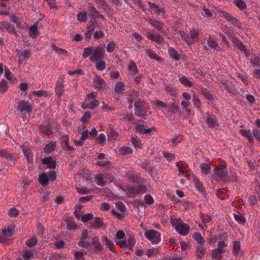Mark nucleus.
Listing matches in <instances>:
<instances>
[{"label": "nucleus", "mask_w": 260, "mask_h": 260, "mask_svg": "<svg viewBox=\"0 0 260 260\" xmlns=\"http://www.w3.org/2000/svg\"><path fill=\"white\" fill-rule=\"evenodd\" d=\"M93 82L97 88H105L106 85L105 80L99 76H96L93 79Z\"/></svg>", "instance_id": "23"}, {"label": "nucleus", "mask_w": 260, "mask_h": 260, "mask_svg": "<svg viewBox=\"0 0 260 260\" xmlns=\"http://www.w3.org/2000/svg\"><path fill=\"white\" fill-rule=\"evenodd\" d=\"M38 240L35 238H31L28 239L25 242V244L29 247H32L37 245Z\"/></svg>", "instance_id": "56"}, {"label": "nucleus", "mask_w": 260, "mask_h": 260, "mask_svg": "<svg viewBox=\"0 0 260 260\" xmlns=\"http://www.w3.org/2000/svg\"><path fill=\"white\" fill-rule=\"evenodd\" d=\"M206 123L210 128H213L218 125V120L217 117L213 114L207 113Z\"/></svg>", "instance_id": "13"}, {"label": "nucleus", "mask_w": 260, "mask_h": 260, "mask_svg": "<svg viewBox=\"0 0 260 260\" xmlns=\"http://www.w3.org/2000/svg\"><path fill=\"white\" fill-rule=\"evenodd\" d=\"M90 243L88 241L82 239H81L78 243L79 247L85 249H88L90 247Z\"/></svg>", "instance_id": "52"}, {"label": "nucleus", "mask_w": 260, "mask_h": 260, "mask_svg": "<svg viewBox=\"0 0 260 260\" xmlns=\"http://www.w3.org/2000/svg\"><path fill=\"white\" fill-rule=\"evenodd\" d=\"M206 252V250L204 248V247H203L202 245H200V246H198L197 249L196 256L198 258H201L204 256Z\"/></svg>", "instance_id": "42"}, {"label": "nucleus", "mask_w": 260, "mask_h": 260, "mask_svg": "<svg viewBox=\"0 0 260 260\" xmlns=\"http://www.w3.org/2000/svg\"><path fill=\"white\" fill-rule=\"evenodd\" d=\"M235 220L240 224H244L246 222V218L244 216L234 214Z\"/></svg>", "instance_id": "50"}, {"label": "nucleus", "mask_w": 260, "mask_h": 260, "mask_svg": "<svg viewBox=\"0 0 260 260\" xmlns=\"http://www.w3.org/2000/svg\"><path fill=\"white\" fill-rule=\"evenodd\" d=\"M128 70L131 72V73L133 75H136L138 72L137 65L133 61L129 63L128 66Z\"/></svg>", "instance_id": "53"}, {"label": "nucleus", "mask_w": 260, "mask_h": 260, "mask_svg": "<svg viewBox=\"0 0 260 260\" xmlns=\"http://www.w3.org/2000/svg\"><path fill=\"white\" fill-rule=\"evenodd\" d=\"M232 252L236 256L242 255V253L241 251V245L239 241H234Z\"/></svg>", "instance_id": "21"}, {"label": "nucleus", "mask_w": 260, "mask_h": 260, "mask_svg": "<svg viewBox=\"0 0 260 260\" xmlns=\"http://www.w3.org/2000/svg\"><path fill=\"white\" fill-rule=\"evenodd\" d=\"M102 242H104L106 246L111 251H114L115 245L113 242L108 239L106 236H103L102 238Z\"/></svg>", "instance_id": "29"}, {"label": "nucleus", "mask_w": 260, "mask_h": 260, "mask_svg": "<svg viewBox=\"0 0 260 260\" xmlns=\"http://www.w3.org/2000/svg\"><path fill=\"white\" fill-rule=\"evenodd\" d=\"M146 37L149 40L155 42L158 44H164L165 42L164 38L161 35L153 30L147 32Z\"/></svg>", "instance_id": "7"}, {"label": "nucleus", "mask_w": 260, "mask_h": 260, "mask_svg": "<svg viewBox=\"0 0 260 260\" xmlns=\"http://www.w3.org/2000/svg\"><path fill=\"white\" fill-rule=\"evenodd\" d=\"M105 53V49L102 47L89 46L83 49L82 57L84 58H86L89 55H91L89 57L90 60L93 62L102 59Z\"/></svg>", "instance_id": "1"}, {"label": "nucleus", "mask_w": 260, "mask_h": 260, "mask_svg": "<svg viewBox=\"0 0 260 260\" xmlns=\"http://www.w3.org/2000/svg\"><path fill=\"white\" fill-rule=\"evenodd\" d=\"M239 133L243 137L248 139L249 143L253 144L254 143V139L250 129H242L240 130Z\"/></svg>", "instance_id": "19"}, {"label": "nucleus", "mask_w": 260, "mask_h": 260, "mask_svg": "<svg viewBox=\"0 0 260 260\" xmlns=\"http://www.w3.org/2000/svg\"><path fill=\"white\" fill-rule=\"evenodd\" d=\"M95 63V68L98 71H103L106 68V62L105 61L101 59L96 60Z\"/></svg>", "instance_id": "43"}, {"label": "nucleus", "mask_w": 260, "mask_h": 260, "mask_svg": "<svg viewBox=\"0 0 260 260\" xmlns=\"http://www.w3.org/2000/svg\"><path fill=\"white\" fill-rule=\"evenodd\" d=\"M120 188L131 197H135L138 194H143L147 191L146 186L142 183H140L137 187L130 184H125Z\"/></svg>", "instance_id": "2"}, {"label": "nucleus", "mask_w": 260, "mask_h": 260, "mask_svg": "<svg viewBox=\"0 0 260 260\" xmlns=\"http://www.w3.org/2000/svg\"><path fill=\"white\" fill-rule=\"evenodd\" d=\"M56 147V144L55 142H50L45 146L44 148V152L45 153H49L54 150Z\"/></svg>", "instance_id": "28"}, {"label": "nucleus", "mask_w": 260, "mask_h": 260, "mask_svg": "<svg viewBox=\"0 0 260 260\" xmlns=\"http://www.w3.org/2000/svg\"><path fill=\"white\" fill-rule=\"evenodd\" d=\"M179 34L189 46L197 42L199 39V32L194 29L190 30L189 35H187L184 31L181 30L179 31Z\"/></svg>", "instance_id": "4"}, {"label": "nucleus", "mask_w": 260, "mask_h": 260, "mask_svg": "<svg viewBox=\"0 0 260 260\" xmlns=\"http://www.w3.org/2000/svg\"><path fill=\"white\" fill-rule=\"evenodd\" d=\"M200 215L202 221L204 224L211 221L214 218L213 215H208L207 214L200 213Z\"/></svg>", "instance_id": "33"}, {"label": "nucleus", "mask_w": 260, "mask_h": 260, "mask_svg": "<svg viewBox=\"0 0 260 260\" xmlns=\"http://www.w3.org/2000/svg\"><path fill=\"white\" fill-rule=\"evenodd\" d=\"M146 21L153 27L160 31H161L164 27V23L162 22L154 19L152 18L147 19Z\"/></svg>", "instance_id": "15"}, {"label": "nucleus", "mask_w": 260, "mask_h": 260, "mask_svg": "<svg viewBox=\"0 0 260 260\" xmlns=\"http://www.w3.org/2000/svg\"><path fill=\"white\" fill-rule=\"evenodd\" d=\"M250 62L253 67L260 68V57L258 56L253 55L250 59Z\"/></svg>", "instance_id": "37"}, {"label": "nucleus", "mask_w": 260, "mask_h": 260, "mask_svg": "<svg viewBox=\"0 0 260 260\" xmlns=\"http://www.w3.org/2000/svg\"><path fill=\"white\" fill-rule=\"evenodd\" d=\"M165 89L170 93L171 96H175L177 93V89L172 84L166 85Z\"/></svg>", "instance_id": "30"}, {"label": "nucleus", "mask_w": 260, "mask_h": 260, "mask_svg": "<svg viewBox=\"0 0 260 260\" xmlns=\"http://www.w3.org/2000/svg\"><path fill=\"white\" fill-rule=\"evenodd\" d=\"M148 5L150 8H156V10H155V13H157L159 12H165V10L163 8H159L158 6L155 4V3H152L151 2H148Z\"/></svg>", "instance_id": "41"}, {"label": "nucleus", "mask_w": 260, "mask_h": 260, "mask_svg": "<svg viewBox=\"0 0 260 260\" xmlns=\"http://www.w3.org/2000/svg\"><path fill=\"white\" fill-rule=\"evenodd\" d=\"M168 53L170 57L175 60L178 61L180 59V55L178 53L177 51L174 48L171 47L168 49Z\"/></svg>", "instance_id": "26"}, {"label": "nucleus", "mask_w": 260, "mask_h": 260, "mask_svg": "<svg viewBox=\"0 0 260 260\" xmlns=\"http://www.w3.org/2000/svg\"><path fill=\"white\" fill-rule=\"evenodd\" d=\"M99 161H96V165L100 166H106L109 164L107 158L105 157L104 153H100L98 156Z\"/></svg>", "instance_id": "22"}, {"label": "nucleus", "mask_w": 260, "mask_h": 260, "mask_svg": "<svg viewBox=\"0 0 260 260\" xmlns=\"http://www.w3.org/2000/svg\"><path fill=\"white\" fill-rule=\"evenodd\" d=\"M38 180L40 184L43 186H46L49 184V178L45 173H42L39 175Z\"/></svg>", "instance_id": "27"}, {"label": "nucleus", "mask_w": 260, "mask_h": 260, "mask_svg": "<svg viewBox=\"0 0 260 260\" xmlns=\"http://www.w3.org/2000/svg\"><path fill=\"white\" fill-rule=\"evenodd\" d=\"M91 115L90 112L89 111H86L83 116L81 118V121L83 124H86L88 122L89 120L91 118Z\"/></svg>", "instance_id": "49"}, {"label": "nucleus", "mask_w": 260, "mask_h": 260, "mask_svg": "<svg viewBox=\"0 0 260 260\" xmlns=\"http://www.w3.org/2000/svg\"><path fill=\"white\" fill-rule=\"evenodd\" d=\"M246 99L247 100L248 103L250 104V107H252L254 105H256V102L255 99L253 95L251 94H247L245 96Z\"/></svg>", "instance_id": "47"}, {"label": "nucleus", "mask_w": 260, "mask_h": 260, "mask_svg": "<svg viewBox=\"0 0 260 260\" xmlns=\"http://www.w3.org/2000/svg\"><path fill=\"white\" fill-rule=\"evenodd\" d=\"M176 167L178 168L179 172L184 174L187 172V165L184 161H179L176 163Z\"/></svg>", "instance_id": "31"}, {"label": "nucleus", "mask_w": 260, "mask_h": 260, "mask_svg": "<svg viewBox=\"0 0 260 260\" xmlns=\"http://www.w3.org/2000/svg\"><path fill=\"white\" fill-rule=\"evenodd\" d=\"M175 229L179 234L186 236L189 232L190 227L186 223H180L176 226Z\"/></svg>", "instance_id": "11"}, {"label": "nucleus", "mask_w": 260, "mask_h": 260, "mask_svg": "<svg viewBox=\"0 0 260 260\" xmlns=\"http://www.w3.org/2000/svg\"><path fill=\"white\" fill-rule=\"evenodd\" d=\"M91 226L94 229H99L104 226V222L100 217H95L94 220L90 221Z\"/></svg>", "instance_id": "25"}, {"label": "nucleus", "mask_w": 260, "mask_h": 260, "mask_svg": "<svg viewBox=\"0 0 260 260\" xmlns=\"http://www.w3.org/2000/svg\"><path fill=\"white\" fill-rule=\"evenodd\" d=\"M98 180V184L101 186L105 185V180L103 174H100L96 176L95 178Z\"/></svg>", "instance_id": "60"}, {"label": "nucleus", "mask_w": 260, "mask_h": 260, "mask_svg": "<svg viewBox=\"0 0 260 260\" xmlns=\"http://www.w3.org/2000/svg\"><path fill=\"white\" fill-rule=\"evenodd\" d=\"M39 127L40 132L47 136H50L53 134L52 127L50 125L41 124Z\"/></svg>", "instance_id": "20"}, {"label": "nucleus", "mask_w": 260, "mask_h": 260, "mask_svg": "<svg viewBox=\"0 0 260 260\" xmlns=\"http://www.w3.org/2000/svg\"><path fill=\"white\" fill-rule=\"evenodd\" d=\"M7 32L10 34H13L15 32V27L14 25L11 23H8L5 26Z\"/></svg>", "instance_id": "61"}, {"label": "nucleus", "mask_w": 260, "mask_h": 260, "mask_svg": "<svg viewBox=\"0 0 260 260\" xmlns=\"http://www.w3.org/2000/svg\"><path fill=\"white\" fill-rule=\"evenodd\" d=\"M67 227L69 230H74L77 229V224L72 218L68 219L66 221Z\"/></svg>", "instance_id": "35"}, {"label": "nucleus", "mask_w": 260, "mask_h": 260, "mask_svg": "<svg viewBox=\"0 0 260 260\" xmlns=\"http://www.w3.org/2000/svg\"><path fill=\"white\" fill-rule=\"evenodd\" d=\"M42 164L44 165H47V169H55L56 166V163L51 157H46L43 159Z\"/></svg>", "instance_id": "18"}, {"label": "nucleus", "mask_w": 260, "mask_h": 260, "mask_svg": "<svg viewBox=\"0 0 260 260\" xmlns=\"http://www.w3.org/2000/svg\"><path fill=\"white\" fill-rule=\"evenodd\" d=\"M41 19L37 21L34 24L30 27H28L29 31V36L32 39H35L39 35V31L38 30L39 24L40 23Z\"/></svg>", "instance_id": "10"}, {"label": "nucleus", "mask_w": 260, "mask_h": 260, "mask_svg": "<svg viewBox=\"0 0 260 260\" xmlns=\"http://www.w3.org/2000/svg\"><path fill=\"white\" fill-rule=\"evenodd\" d=\"M24 260H28L34 256V251L32 250H28L24 251L22 254Z\"/></svg>", "instance_id": "54"}, {"label": "nucleus", "mask_w": 260, "mask_h": 260, "mask_svg": "<svg viewBox=\"0 0 260 260\" xmlns=\"http://www.w3.org/2000/svg\"><path fill=\"white\" fill-rule=\"evenodd\" d=\"M91 233V232L90 231L88 230L87 229L83 230L81 233V239L86 240L87 239L89 238Z\"/></svg>", "instance_id": "58"}, {"label": "nucleus", "mask_w": 260, "mask_h": 260, "mask_svg": "<svg viewBox=\"0 0 260 260\" xmlns=\"http://www.w3.org/2000/svg\"><path fill=\"white\" fill-rule=\"evenodd\" d=\"M207 44L210 48L214 49L215 50H220L217 39L215 37L209 36L207 41Z\"/></svg>", "instance_id": "16"}, {"label": "nucleus", "mask_w": 260, "mask_h": 260, "mask_svg": "<svg viewBox=\"0 0 260 260\" xmlns=\"http://www.w3.org/2000/svg\"><path fill=\"white\" fill-rule=\"evenodd\" d=\"M193 238L197 242L198 244L203 245L205 243L204 239L202 237L201 234L199 232H195L193 234Z\"/></svg>", "instance_id": "36"}, {"label": "nucleus", "mask_w": 260, "mask_h": 260, "mask_svg": "<svg viewBox=\"0 0 260 260\" xmlns=\"http://www.w3.org/2000/svg\"><path fill=\"white\" fill-rule=\"evenodd\" d=\"M56 94L59 96L62 95L64 92L63 85L62 84L57 81L55 88Z\"/></svg>", "instance_id": "39"}, {"label": "nucleus", "mask_w": 260, "mask_h": 260, "mask_svg": "<svg viewBox=\"0 0 260 260\" xmlns=\"http://www.w3.org/2000/svg\"><path fill=\"white\" fill-rule=\"evenodd\" d=\"M100 102L98 100L93 99L86 106L85 108H88L89 109H93L99 105Z\"/></svg>", "instance_id": "48"}, {"label": "nucleus", "mask_w": 260, "mask_h": 260, "mask_svg": "<svg viewBox=\"0 0 260 260\" xmlns=\"http://www.w3.org/2000/svg\"><path fill=\"white\" fill-rule=\"evenodd\" d=\"M162 154L169 161H171L173 159L175 158V155L173 153L166 152V151H163Z\"/></svg>", "instance_id": "63"}, {"label": "nucleus", "mask_w": 260, "mask_h": 260, "mask_svg": "<svg viewBox=\"0 0 260 260\" xmlns=\"http://www.w3.org/2000/svg\"><path fill=\"white\" fill-rule=\"evenodd\" d=\"M234 4L240 10H243L246 8V4L243 0H235Z\"/></svg>", "instance_id": "44"}, {"label": "nucleus", "mask_w": 260, "mask_h": 260, "mask_svg": "<svg viewBox=\"0 0 260 260\" xmlns=\"http://www.w3.org/2000/svg\"><path fill=\"white\" fill-rule=\"evenodd\" d=\"M252 135L257 141L260 142V129L258 128L253 129Z\"/></svg>", "instance_id": "64"}, {"label": "nucleus", "mask_w": 260, "mask_h": 260, "mask_svg": "<svg viewBox=\"0 0 260 260\" xmlns=\"http://www.w3.org/2000/svg\"><path fill=\"white\" fill-rule=\"evenodd\" d=\"M222 17L233 25L239 28H241L242 27V23L238 19L234 17L227 12L225 11V12H223Z\"/></svg>", "instance_id": "9"}, {"label": "nucleus", "mask_w": 260, "mask_h": 260, "mask_svg": "<svg viewBox=\"0 0 260 260\" xmlns=\"http://www.w3.org/2000/svg\"><path fill=\"white\" fill-rule=\"evenodd\" d=\"M126 177L131 182L134 183H143L145 182L144 179L133 172H128Z\"/></svg>", "instance_id": "12"}, {"label": "nucleus", "mask_w": 260, "mask_h": 260, "mask_svg": "<svg viewBox=\"0 0 260 260\" xmlns=\"http://www.w3.org/2000/svg\"><path fill=\"white\" fill-rule=\"evenodd\" d=\"M226 167L227 166L225 163L216 167L214 169L215 172L214 174V176L215 177L225 180L228 176L227 171L224 170Z\"/></svg>", "instance_id": "5"}, {"label": "nucleus", "mask_w": 260, "mask_h": 260, "mask_svg": "<svg viewBox=\"0 0 260 260\" xmlns=\"http://www.w3.org/2000/svg\"><path fill=\"white\" fill-rule=\"evenodd\" d=\"M150 109L149 104L144 100L139 99L134 103V113L138 117H144L147 115Z\"/></svg>", "instance_id": "3"}, {"label": "nucleus", "mask_w": 260, "mask_h": 260, "mask_svg": "<svg viewBox=\"0 0 260 260\" xmlns=\"http://www.w3.org/2000/svg\"><path fill=\"white\" fill-rule=\"evenodd\" d=\"M90 244L93 246L96 252H102L104 251V247L100 242L98 237H93Z\"/></svg>", "instance_id": "17"}, {"label": "nucleus", "mask_w": 260, "mask_h": 260, "mask_svg": "<svg viewBox=\"0 0 260 260\" xmlns=\"http://www.w3.org/2000/svg\"><path fill=\"white\" fill-rule=\"evenodd\" d=\"M0 156L6 158L8 159H11L12 154L8 153L7 151L4 149H0Z\"/></svg>", "instance_id": "57"}, {"label": "nucleus", "mask_w": 260, "mask_h": 260, "mask_svg": "<svg viewBox=\"0 0 260 260\" xmlns=\"http://www.w3.org/2000/svg\"><path fill=\"white\" fill-rule=\"evenodd\" d=\"M193 102L194 107H196L198 109H200L202 105L201 101L200 99L195 94H194L193 96Z\"/></svg>", "instance_id": "59"}, {"label": "nucleus", "mask_w": 260, "mask_h": 260, "mask_svg": "<svg viewBox=\"0 0 260 260\" xmlns=\"http://www.w3.org/2000/svg\"><path fill=\"white\" fill-rule=\"evenodd\" d=\"M202 174L205 176L211 173V167L210 165L206 163H202L200 165Z\"/></svg>", "instance_id": "24"}, {"label": "nucleus", "mask_w": 260, "mask_h": 260, "mask_svg": "<svg viewBox=\"0 0 260 260\" xmlns=\"http://www.w3.org/2000/svg\"><path fill=\"white\" fill-rule=\"evenodd\" d=\"M193 181L194 182L196 188L202 193H205V189L203 186V183L197 178H195L193 179Z\"/></svg>", "instance_id": "38"}, {"label": "nucleus", "mask_w": 260, "mask_h": 260, "mask_svg": "<svg viewBox=\"0 0 260 260\" xmlns=\"http://www.w3.org/2000/svg\"><path fill=\"white\" fill-rule=\"evenodd\" d=\"M8 82L5 79H2L0 82V92L4 93L8 89V86L7 85Z\"/></svg>", "instance_id": "46"}, {"label": "nucleus", "mask_w": 260, "mask_h": 260, "mask_svg": "<svg viewBox=\"0 0 260 260\" xmlns=\"http://www.w3.org/2000/svg\"><path fill=\"white\" fill-rule=\"evenodd\" d=\"M23 152L25 156L26 157L28 162H31L33 160L32 153L29 149H24Z\"/></svg>", "instance_id": "45"}, {"label": "nucleus", "mask_w": 260, "mask_h": 260, "mask_svg": "<svg viewBox=\"0 0 260 260\" xmlns=\"http://www.w3.org/2000/svg\"><path fill=\"white\" fill-rule=\"evenodd\" d=\"M135 132L141 134H147L152 131H156L155 128L154 126L148 128L146 125L137 122L135 123Z\"/></svg>", "instance_id": "8"}, {"label": "nucleus", "mask_w": 260, "mask_h": 260, "mask_svg": "<svg viewBox=\"0 0 260 260\" xmlns=\"http://www.w3.org/2000/svg\"><path fill=\"white\" fill-rule=\"evenodd\" d=\"M124 88L125 85L124 83L121 81H119L115 84L114 91L117 94H120L124 90Z\"/></svg>", "instance_id": "34"}, {"label": "nucleus", "mask_w": 260, "mask_h": 260, "mask_svg": "<svg viewBox=\"0 0 260 260\" xmlns=\"http://www.w3.org/2000/svg\"><path fill=\"white\" fill-rule=\"evenodd\" d=\"M179 80L182 84L185 86L190 87L193 86L192 83L185 76L180 77Z\"/></svg>", "instance_id": "40"}, {"label": "nucleus", "mask_w": 260, "mask_h": 260, "mask_svg": "<svg viewBox=\"0 0 260 260\" xmlns=\"http://www.w3.org/2000/svg\"><path fill=\"white\" fill-rule=\"evenodd\" d=\"M51 48L52 50H54L59 55H65L67 53V51L65 49L56 47L54 45H51Z\"/></svg>", "instance_id": "51"}, {"label": "nucleus", "mask_w": 260, "mask_h": 260, "mask_svg": "<svg viewBox=\"0 0 260 260\" xmlns=\"http://www.w3.org/2000/svg\"><path fill=\"white\" fill-rule=\"evenodd\" d=\"M147 55L151 59H155L158 61L161 60V58L160 56L157 55L156 53L150 49H148L146 51Z\"/></svg>", "instance_id": "32"}, {"label": "nucleus", "mask_w": 260, "mask_h": 260, "mask_svg": "<svg viewBox=\"0 0 260 260\" xmlns=\"http://www.w3.org/2000/svg\"><path fill=\"white\" fill-rule=\"evenodd\" d=\"M77 19L81 22H84L87 19V14L85 12H80L77 15Z\"/></svg>", "instance_id": "55"}, {"label": "nucleus", "mask_w": 260, "mask_h": 260, "mask_svg": "<svg viewBox=\"0 0 260 260\" xmlns=\"http://www.w3.org/2000/svg\"><path fill=\"white\" fill-rule=\"evenodd\" d=\"M146 238L152 243L156 244L160 241V234L156 230H150L145 233Z\"/></svg>", "instance_id": "6"}, {"label": "nucleus", "mask_w": 260, "mask_h": 260, "mask_svg": "<svg viewBox=\"0 0 260 260\" xmlns=\"http://www.w3.org/2000/svg\"><path fill=\"white\" fill-rule=\"evenodd\" d=\"M17 110L22 113L23 111H25L27 113H30L32 110V107L28 103L24 101H22L18 104L17 107Z\"/></svg>", "instance_id": "14"}, {"label": "nucleus", "mask_w": 260, "mask_h": 260, "mask_svg": "<svg viewBox=\"0 0 260 260\" xmlns=\"http://www.w3.org/2000/svg\"><path fill=\"white\" fill-rule=\"evenodd\" d=\"M96 141L100 145L102 146L105 144L106 137L104 134H100L96 139Z\"/></svg>", "instance_id": "62"}]
</instances>
